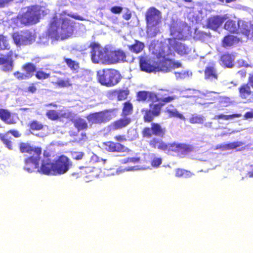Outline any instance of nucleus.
I'll return each instance as SVG.
<instances>
[{"mask_svg": "<svg viewBox=\"0 0 253 253\" xmlns=\"http://www.w3.org/2000/svg\"><path fill=\"white\" fill-rule=\"evenodd\" d=\"M137 100L138 101H150L148 108L142 110L143 120L145 123L151 122L155 118L159 116L162 108L167 103H170L177 98L172 94V92L168 89H161L156 93L153 91H140L137 93Z\"/></svg>", "mask_w": 253, "mask_h": 253, "instance_id": "1", "label": "nucleus"}, {"mask_svg": "<svg viewBox=\"0 0 253 253\" xmlns=\"http://www.w3.org/2000/svg\"><path fill=\"white\" fill-rule=\"evenodd\" d=\"M72 33L73 27L70 20L65 17H58L55 14L49 23L46 35L48 38L58 41L68 38Z\"/></svg>", "mask_w": 253, "mask_h": 253, "instance_id": "2", "label": "nucleus"}, {"mask_svg": "<svg viewBox=\"0 0 253 253\" xmlns=\"http://www.w3.org/2000/svg\"><path fill=\"white\" fill-rule=\"evenodd\" d=\"M139 66L141 70L146 73H167L172 69L180 68L181 64L168 58L156 62L150 57L141 56L139 57Z\"/></svg>", "mask_w": 253, "mask_h": 253, "instance_id": "3", "label": "nucleus"}, {"mask_svg": "<svg viewBox=\"0 0 253 253\" xmlns=\"http://www.w3.org/2000/svg\"><path fill=\"white\" fill-rule=\"evenodd\" d=\"M162 13L154 7L149 8L145 13L147 34L151 37H155L160 33L162 23Z\"/></svg>", "mask_w": 253, "mask_h": 253, "instance_id": "4", "label": "nucleus"}, {"mask_svg": "<svg viewBox=\"0 0 253 253\" xmlns=\"http://www.w3.org/2000/svg\"><path fill=\"white\" fill-rule=\"evenodd\" d=\"M97 77L99 83L107 87L116 85L122 79L120 73L113 69H104L98 71Z\"/></svg>", "mask_w": 253, "mask_h": 253, "instance_id": "5", "label": "nucleus"}, {"mask_svg": "<svg viewBox=\"0 0 253 253\" xmlns=\"http://www.w3.org/2000/svg\"><path fill=\"white\" fill-rule=\"evenodd\" d=\"M91 48L90 52L92 62L95 64L102 63L108 65L109 50L102 48L101 45L95 42H92L89 44Z\"/></svg>", "mask_w": 253, "mask_h": 253, "instance_id": "6", "label": "nucleus"}, {"mask_svg": "<svg viewBox=\"0 0 253 253\" xmlns=\"http://www.w3.org/2000/svg\"><path fill=\"white\" fill-rule=\"evenodd\" d=\"M41 18L40 8L36 6L28 7L25 12L19 14L17 19L20 23L24 25H33L37 23Z\"/></svg>", "mask_w": 253, "mask_h": 253, "instance_id": "7", "label": "nucleus"}, {"mask_svg": "<svg viewBox=\"0 0 253 253\" xmlns=\"http://www.w3.org/2000/svg\"><path fill=\"white\" fill-rule=\"evenodd\" d=\"M12 38L17 46H26L32 44L35 41L36 35L31 30H24L14 32Z\"/></svg>", "mask_w": 253, "mask_h": 253, "instance_id": "8", "label": "nucleus"}, {"mask_svg": "<svg viewBox=\"0 0 253 253\" xmlns=\"http://www.w3.org/2000/svg\"><path fill=\"white\" fill-rule=\"evenodd\" d=\"M116 109H106L99 112L89 113L86 118L90 125L93 124H102L111 120L112 117L111 113L116 111Z\"/></svg>", "mask_w": 253, "mask_h": 253, "instance_id": "9", "label": "nucleus"}, {"mask_svg": "<svg viewBox=\"0 0 253 253\" xmlns=\"http://www.w3.org/2000/svg\"><path fill=\"white\" fill-rule=\"evenodd\" d=\"M55 175L63 174L67 172L72 166L70 159L65 155H61L53 162Z\"/></svg>", "mask_w": 253, "mask_h": 253, "instance_id": "10", "label": "nucleus"}, {"mask_svg": "<svg viewBox=\"0 0 253 253\" xmlns=\"http://www.w3.org/2000/svg\"><path fill=\"white\" fill-rule=\"evenodd\" d=\"M194 150L192 145L186 143H170L169 154L175 153L179 158H184Z\"/></svg>", "mask_w": 253, "mask_h": 253, "instance_id": "11", "label": "nucleus"}, {"mask_svg": "<svg viewBox=\"0 0 253 253\" xmlns=\"http://www.w3.org/2000/svg\"><path fill=\"white\" fill-rule=\"evenodd\" d=\"M41 155H33L26 158L24 160V169L29 172L38 171Z\"/></svg>", "mask_w": 253, "mask_h": 253, "instance_id": "12", "label": "nucleus"}, {"mask_svg": "<svg viewBox=\"0 0 253 253\" xmlns=\"http://www.w3.org/2000/svg\"><path fill=\"white\" fill-rule=\"evenodd\" d=\"M105 150L111 153H128L130 150L125 145L119 142L109 141L103 143Z\"/></svg>", "mask_w": 253, "mask_h": 253, "instance_id": "13", "label": "nucleus"}, {"mask_svg": "<svg viewBox=\"0 0 253 253\" xmlns=\"http://www.w3.org/2000/svg\"><path fill=\"white\" fill-rule=\"evenodd\" d=\"M131 122V119L129 117L123 116L119 119L112 122L108 127L109 130L115 131L121 130L126 127Z\"/></svg>", "mask_w": 253, "mask_h": 253, "instance_id": "14", "label": "nucleus"}, {"mask_svg": "<svg viewBox=\"0 0 253 253\" xmlns=\"http://www.w3.org/2000/svg\"><path fill=\"white\" fill-rule=\"evenodd\" d=\"M126 55L122 50H109L108 65L127 61Z\"/></svg>", "mask_w": 253, "mask_h": 253, "instance_id": "15", "label": "nucleus"}, {"mask_svg": "<svg viewBox=\"0 0 253 253\" xmlns=\"http://www.w3.org/2000/svg\"><path fill=\"white\" fill-rule=\"evenodd\" d=\"M218 78V73L214 62L210 63L206 67L204 70V79L210 82L216 81Z\"/></svg>", "mask_w": 253, "mask_h": 253, "instance_id": "16", "label": "nucleus"}, {"mask_svg": "<svg viewBox=\"0 0 253 253\" xmlns=\"http://www.w3.org/2000/svg\"><path fill=\"white\" fill-rule=\"evenodd\" d=\"M170 143H167L162 139L154 137L149 141V146L153 149H157L169 154Z\"/></svg>", "mask_w": 253, "mask_h": 253, "instance_id": "17", "label": "nucleus"}, {"mask_svg": "<svg viewBox=\"0 0 253 253\" xmlns=\"http://www.w3.org/2000/svg\"><path fill=\"white\" fill-rule=\"evenodd\" d=\"M239 96L248 102H253V91L248 84H243L238 88Z\"/></svg>", "mask_w": 253, "mask_h": 253, "instance_id": "18", "label": "nucleus"}, {"mask_svg": "<svg viewBox=\"0 0 253 253\" xmlns=\"http://www.w3.org/2000/svg\"><path fill=\"white\" fill-rule=\"evenodd\" d=\"M89 166L81 167L80 168L83 170V175L89 178H94L99 176L100 173V169L92 166L93 162H89Z\"/></svg>", "mask_w": 253, "mask_h": 253, "instance_id": "19", "label": "nucleus"}, {"mask_svg": "<svg viewBox=\"0 0 253 253\" xmlns=\"http://www.w3.org/2000/svg\"><path fill=\"white\" fill-rule=\"evenodd\" d=\"M20 151L22 153H28L30 155H41L42 148L40 147H33L27 143L21 142L19 145Z\"/></svg>", "mask_w": 253, "mask_h": 253, "instance_id": "20", "label": "nucleus"}, {"mask_svg": "<svg viewBox=\"0 0 253 253\" xmlns=\"http://www.w3.org/2000/svg\"><path fill=\"white\" fill-rule=\"evenodd\" d=\"M38 172L45 175H55L53 162L49 160L42 161L40 168L39 167L38 169Z\"/></svg>", "mask_w": 253, "mask_h": 253, "instance_id": "21", "label": "nucleus"}, {"mask_svg": "<svg viewBox=\"0 0 253 253\" xmlns=\"http://www.w3.org/2000/svg\"><path fill=\"white\" fill-rule=\"evenodd\" d=\"M13 52L10 51L6 57H0V65H2V70L5 72L11 71L13 69Z\"/></svg>", "mask_w": 253, "mask_h": 253, "instance_id": "22", "label": "nucleus"}, {"mask_svg": "<svg viewBox=\"0 0 253 253\" xmlns=\"http://www.w3.org/2000/svg\"><path fill=\"white\" fill-rule=\"evenodd\" d=\"M225 18L219 15L209 17L207 20V26L211 29L216 30L224 22Z\"/></svg>", "mask_w": 253, "mask_h": 253, "instance_id": "23", "label": "nucleus"}, {"mask_svg": "<svg viewBox=\"0 0 253 253\" xmlns=\"http://www.w3.org/2000/svg\"><path fill=\"white\" fill-rule=\"evenodd\" d=\"M129 94L128 89H114L109 91L107 93L108 97L117 96L118 101H122L126 99Z\"/></svg>", "mask_w": 253, "mask_h": 253, "instance_id": "24", "label": "nucleus"}, {"mask_svg": "<svg viewBox=\"0 0 253 253\" xmlns=\"http://www.w3.org/2000/svg\"><path fill=\"white\" fill-rule=\"evenodd\" d=\"M169 44L178 54L181 55L188 54V47L181 42L174 40L172 42H169Z\"/></svg>", "mask_w": 253, "mask_h": 253, "instance_id": "25", "label": "nucleus"}, {"mask_svg": "<svg viewBox=\"0 0 253 253\" xmlns=\"http://www.w3.org/2000/svg\"><path fill=\"white\" fill-rule=\"evenodd\" d=\"M234 56L228 53H225L221 55L220 60L221 65L225 67L231 68L233 66Z\"/></svg>", "mask_w": 253, "mask_h": 253, "instance_id": "26", "label": "nucleus"}, {"mask_svg": "<svg viewBox=\"0 0 253 253\" xmlns=\"http://www.w3.org/2000/svg\"><path fill=\"white\" fill-rule=\"evenodd\" d=\"M71 121L73 123L74 126L78 131L86 130L88 127L86 121L81 117H78L75 119H72Z\"/></svg>", "mask_w": 253, "mask_h": 253, "instance_id": "27", "label": "nucleus"}, {"mask_svg": "<svg viewBox=\"0 0 253 253\" xmlns=\"http://www.w3.org/2000/svg\"><path fill=\"white\" fill-rule=\"evenodd\" d=\"M21 69L25 72V74L30 79L34 76L36 71V67L34 64L27 62L22 65Z\"/></svg>", "mask_w": 253, "mask_h": 253, "instance_id": "28", "label": "nucleus"}, {"mask_svg": "<svg viewBox=\"0 0 253 253\" xmlns=\"http://www.w3.org/2000/svg\"><path fill=\"white\" fill-rule=\"evenodd\" d=\"M224 27L230 33H237L239 29V22L229 19L225 23Z\"/></svg>", "mask_w": 253, "mask_h": 253, "instance_id": "29", "label": "nucleus"}, {"mask_svg": "<svg viewBox=\"0 0 253 253\" xmlns=\"http://www.w3.org/2000/svg\"><path fill=\"white\" fill-rule=\"evenodd\" d=\"M239 42V39L235 36L229 35L224 37L222 45L224 47L232 46Z\"/></svg>", "mask_w": 253, "mask_h": 253, "instance_id": "30", "label": "nucleus"}, {"mask_svg": "<svg viewBox=\"0 0 253 253\" xmlns=\"http://www.w3.org/2000/svg\"><path fill=\"white\" fill-rule=\"evenodd\" d=\"M154 135L163 137L166 133V129L163 127L161 125L157 123L151 124Z\"/></svg>", "mask_w": 253, "mask_h": 253, "instance_id": "31", "label": "nucleus"}, {"mask_svg": "<svg viewBox=\"0 0 253 253\" xmlns=\"http://www.w3.org/2000/svg\"><path fill=\"white\" fill-rule=\"evenodd\" d=\"M244 143L241 141H235L226 144L224 146L225 150H233L240 147L237 151H242L245 149L246 147L243 146Z\"/></svg>", "mask_w": 253, "mask_h": 253, "instance_id": "32", "label": "nucleus"}, {"mask_svg": "<svg viewBox=\"0 0 253 253\" xmlns=\"http://www.w3.org/2000/svg\"><path fill=\"white\" fill-rule=\"evenodd\" d=\"M144 48V43L138 40H135L133 44L128 46V49L131 52L135 53H140L142 51Z\"/></svg>", "mask_w": 253, "mask_h": 253, "instance_id": "33", "label": "nucleus"}, {"mask_svg": "<svg viewBox=\"0 0 253 253\" xmlns=\"http://www.w3.org/2000/svg\"><path fill=\"white\" fill-rule=\"evenodd\" d=\"M133 105L131 102L128 100L123 103L122 115L123 116L127 117L133 112Z\"/></svg>", "mask_w": 253, "mask_h": 253, "instance_id": "34", "label": "nucleus"}, {"mask_svg": "<svg viewBox=\"0 0 253 253\" xmlns=\"http://www.w3.org/2000/svg\"><path fill=\"white\" fill-rule=\"evenodd\" d=\"M0 139L7 149L9 150H12L13 149L12 138L11 136H9L7 133L0 134Z\"/></svg>", "mask_w": 253, "mask_h": 253, "instance_id": "35", "label": "nucleus"}, {"mask_svg": "<svg viewBox=\"0 0 253 253\" xmlns=\"http://www.w3.org/2000/svg\"><path fill=\"white\" fill-rule=\"evenodd\" d=\"M10 117L11 113L9 111L4 109H0V119L2 121L8 124H11V122L8 121Z\"/></svg>", "mask_w": 253, "mask_h": 253, "instance_id": "36", "label": "nucleus"}, {"mask_svg": "<svg viewBox=\"0 0 253 253\" xmlns=\"http://www.w3.org/2000/svg\"><path fill=\"white\" fill-rule=\"evenodd\" d=\"M242 116V114L240 113H236L232 115H223L220 114L218 115H216L214 117V119H222L224 120H228L230 119H232L235 118H239Z\"/></svg>", "mask_w": 253, "mask_h": 253, "instance_id": "37", "label": "nucleus"}, {"mask_svg": "<svg viewBox=\"0 0 253 253\" xmlns=\"http://www.w3.org/2000/svg\"><path fill=\"white\" fill-rule=\"evenodd\" d=\"M10 48L6 37L0 35V50H9Z\"/></svg>", "mask_w": 253, "mask_h": 253, "instance_id": "38", "label": "nucleus"}, {"mask_svg": "<svg viewBox=\"0 0 253 253\" xmlns=\"http://www.w3.org/2000/svg\"><path fill=\"white\" fill-rule=\"evenodd\" d=\"M218 103L220 106L227 107L229 106L232 102L229 97L225 96H217Z\"/></svg>", "mask_w": 253, "mask_h": 253, "instance_id": "39", "label": "nucleus"}, {"mask_svg": "<svg viewBox=\"0 0 253 253\" xmlns=\"http://www.w3.org/2000/svg\"><path fill=\"white\" fill-rule=\"evenodd\" d=\"M46 117L50 120L55 121L59 119V113L54 110H48L45 114Z\"/></svg>", "mask_w": 253, "mask_h": 253, "instance_id": "40", "label": "nucleus"}, {"mask_svg": "<svg viewBox=\"0 0 253 253\" xmlns=\"http://www.w3.org/2000/svg\"><path fill=\"white\" fill-rule=\"evenodd\" d=\"M29 126L30 129L33 130H40L43 127V125L37 120L31 121L29 124Z\"/></svg>", "mask_w": 253, "mask_h": 253, "instance_id": "41", "label": "nucleus"}, {"mask_svg": "<svg viewBox=\"0 0 253 253\" xmlns=\"http://www.w3.org/2000/svg\"><path fill=\"white\" fill-rule=\"evenodd\" d=\"M204 117L201 115H192L189 118V122L191 124H202L204 122Z\"/></svg>", "mask_w": 253, "mask_h": 253, "instance_id": "42", "label": "nucleus"}, {"mask_svg": "<svg viewBox=\"0 0 253 253\" xmlns=\"http://www.w3.org/2000/svg\"><path fill=\"white\" fill-rule=\"evenodd\" d=\"M64 61L68 67L72 70H76L79 68V64L71 58H65Z\"/></svg>", "mask_w": 253, "mask_h": 253, "instance_id": "43", "label": "nucleus"}, {"mask_svg": "<svg viewBox=\"0 0 253 253\" xmlns=\"http://www.w3.org/2000/svg\"><path fill=\"white\" fill-rule=\"evenodd\" d=\"M35 77L36 78L40 80H43L48 79L50 77V74L44 72V71L39 70L36 71Z\"/></svg>", "mask_w": 253, "mask_h": 253, "instance_id": "44", "label": "nucleus"}, {"mask_svg": "<svg viewBox=\"0 0 253 253\" xmlns=\"http://www.w3.org/2000/svg\"><path fill=\"white\" fill-rule=\"evenodd\" d=\"M56 85L60 87H66L72 85L70 83V80L69 79L65 80H58L54 83Z\"/></svg>", "mask_w": 253, "mask_h": 253, "instance_id": "45", "label": "nucleus"}, {"mask_svg": "<svg viewBox=\"0 0 253 253\" xmlns=\"http://www.w3.org/2000/svg\"><path fill=\"white\" fill-rule=\"evenodd\" d=\"M142 136L143 138H151L154 135L152 127H145L141 131Z\"/></svg>", "mask_w": 253, "mask_h": 253, "instance_id": "46", "label": "nucleus"}, {"mask_svg": "<svg viewBox=\"0 0 253 253\" xmlns=\"http://www.w3.org/2000/svg\"><path fill=\"white\" fill-rule=\"evenodd\" d=\"M217 96H219L218 95L216 94L215 92H211L208 95H207V100L209 101L208 103L209 104H212L216 102H218Z\"/></svg>", "mask_w": 253, "mask_h": 253, "instance_id": "47", "label": "nucleus"}, {"mask_svg": "<svg viewBox=\"0 0 253 253\" xmlns=\"http://www.w3.org/2000/svg\"><path fill=\"white\" fill-rule=\"evenodd\" d=\"M13 75L18 80H23L29 79L25 73H21L19 71L15 72L13 73Z\"/></svg>", "mask_w": 253, "mask_h": 253, "instance_id": "48", "label": "nucleus"}, {"mask_svg": "<svg viewBox=\"0 0 253 253\" xmlns=\"http://www.w3.org/2000/svg\"><path fill=\"white\" fill-rule=\"evenodd\" d=\"M162 163V159L161 158H154L151 162V165L153 167L158 168Z\"/></svg>", "mask_w": 253, "mask_h": 253, "instance_id": "49", "label": "nucleus"}, {"mask_svg": "<svg viewBox=\"0 0 253 253\" xmlns=\"http://www.w3.org/2000/svg\"><path fill=\"white\" fill-rule=\"evenodd\" d=\"M84 155V153L82 152H74L72 153V156L74 160H80L83 159Z\"/></svg>", "mask_w": 253, "mask_h": 253, "instance_id": "50", "label": "nucleus"}, {"mask_svg": "<svg viewBox=\"0 0 253 253\" xmlns=\"http://www.w3.org/2000/svg\"><path fill=\"white\" fill-rule=\"evenodd\" d=\"M122 10L123 7L119 6L112 7L110 9L111 12L114 14H119L122 11Z\"/></svg>", "mask_w": 253, "mask_h": 253, "instance_id": "51", "label": "nucleus"}, {"mask_svg": "<svg viewBox=\"0 0 253 253\" xmlns=\"http://www.w3.org/2000/svg\"><path fill=\"white\" fill-rule=\"evenodd\" d=\"M114 139L117 142H121L126 141V138L125 135L118 134L114 136Z\"/></svg>", "mask_w": 253, "mask_h": 253, "instance_id": "52", "label": "nucleus"}, {"mask_svg": "<svg viewBox=\"0 0 253 253\" xmlns=\"http://www.w3.org/2000/svg\"><path fill=\"white\" fill-rule=\"evenodd\" d=\"M37 89L34 83L30 84L27 88V91L32 93H34L36 92Z\"/></svg>", "mask_w": 253, "mask_h": 253, "instance_id": "53", "label": "nucleus"}, {"mask_svg": "<svg viewBox=\"0 0 253 253\" xmlns=\"http://www.w3.org/2000/svg\"><path fill=\"white\" fill-rule=\"evenodd\" d=\"M71 117V113L69 112L59 113V119L61 118L69 119Z\"/></svg>", "mask_w": 253, "mask_h": 253, "instance_id": "54", "label": "nucleus"}, {"mask_svg": "<svg viewBox=\"0 0 253 253\" xmlns=\"http://www.w3.org/2000/svg\"><path fill=\"white\" fill-rule=\"evenodd\" d=\"M140 159L139 158H127L124 160L125 163H137L139 162Z\"/></svg>", "mask_w": 253, "mask_h": 253, "instance_id": "55", "label": "nucleus"}, {"mask_svg": "<svg viewBox=\"0 0 253 253\" xmlns=\"http://www.w3.org/2000/svg\"><path fill=\"white\" fill-rule=\"evenodd\" d=\"M185 169H177L175 170V176L178 177H180L183 176L184 174Z\"/></svg>", "mask_w": 253, "mask_h": 253, "instance_id": "56", "label": "nucleus"}, {"mask_svg": "<svg viewBox=\"0 0 253 253\" xmlns=\"http://www.w3.org/2000/svg\"><path fill=\"white\" fill-rule=\"evenodd\" d=\"M244 119L248 120L253 118V111L246 112L244 115Z\"/></svg>", "mask_w": 253, "mask_h": 253, "instance_id": "57", "label": "nucleus"}, {"mask_svg": "<svg viewBox=\"0 0 253 253\" xmlns=\"http://www.w3.org/2000/svg\"><path fill=\"white\" fill-rule=\"evenodd\" d=\"M241 32L245 35L246 37H249L250 35V30L247 28L241 29Z\"/></svg>", "mask_w": 253, "mask_h": 253, "instance_id": "58", "label": "nucleus"}, {"mask_svg": "<svg viewBox=\"0 0 253 253\" xmlns=\"http://www.w3.org/2000/svg\"><path fill=\"white\" fill-rule=\"evenodd\" d=\"M11 133L15 137H19L20 136L19 132L16 130H10L6 133Z\"/></svg>", "mask_w": 253, "mask_h": 253, "instance_id": "59", "label": "nucleus"}, {"mask_svg": "<svg viewBox=\"0 0 253 253\" xmlns=\"http://www.w3.org/2000/svg\"><path fill=\"white\" fill-rule=\"evenodd\" d=\"M194 175L190 171L185 169L183 176L185 178H190Z\"/></svg>", "mask_w": 253, "mask_h": 253, "instance_id": "60", "label": "nucleus"}, {"mask_svg": "<svg viewBox=\"0 0 253 253\" xmlns=\"http://www.w3.org/2000/svg\"><path fill=\"white\" fill-rule=\"evenodd\" d=\"M247 84L253 88V73L249 75Z\"/></svg>", "mask_w": 253, "mask_h": 253, "instance_id": "61", "label": "nucleus"}, {"mask_svg": "<svg viewBox=\"0 0 253 253\" xmlns=\"http://www.w3.org/2000/svg\"><path fill=\"white\" fill-rule=\"evenodd\" d=\"M72 175L76 178L83 175V170L81 169L79 172H74L72 173Z\"/></svg>", "mask_w": 253, "mask_h": 253, "instance_id": "62", "label": "nucleus"}, {"mask_svg": "<svg viewBox=\"0 0 253 253\" xmlns=\"http://www.w3.org/2000/svg\"><path fill=\"white\" fill-rule=\"evenodd\" d=\"M131 14L129 11H127L123 15V18L126 20H129L131 18Z\"/></svg>", "mask_w": 253, "mask_h": 253, "instance_id": "63", "label": "nucleus"}, {"mask_svg": "<svg viewBox=\"0 0 253 253\" xmlns=\"http://www.w3.org/2000/svg\"><path fill=\"white\" fill-rule=\"evenodd\" d=\"M175 75L177 79L180 78H183V76H184V74H183L180 72H175Z\"/></svg>", "mask_w": 253, "mask_h": 253, "instance_id": "64", "label": "nucleus"}]
</instances>
